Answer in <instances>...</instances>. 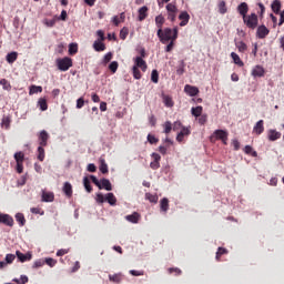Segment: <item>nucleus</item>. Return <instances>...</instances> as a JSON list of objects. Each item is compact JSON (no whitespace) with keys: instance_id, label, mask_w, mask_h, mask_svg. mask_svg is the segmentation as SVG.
Masks as SVG:
<instances>
[{"instance_id":"58836bf2","label":"nucleus","mask_w":284,"mask_h":284,"mask_svg":"<svg viewBox=\"0 0 284 284\" xmlns=\"http://www.w3.org/2000/svg\"><path fill=\"white\" fill-rule=\"evenodd\" d=\"M16 222L19 223V226L26 225V217L22 214H16Z\"/></svg>"},{"instance_id":"8fccbe9b","label":"nucleus","mask_w":284,"mask_h":284,"mask_svg":"<svg viewBox=\"0 0 284 284\" xmlns=\"http://www.w3.org/2000/svg\"><path fill=\"white\" fill-rule=\"evenodd\" d=\"M151 81L153 83H159V71H156V70L152 71V73H151Z\"/></svg>"},{"instance_id":"79ce46f5","label":"nucleus","mask_w":284,"mask_h":284,"mask_svg":"<svg viewBox=\"0 0 284 284\" xmlns=\"http://www.w3.org/2000/svg\"><path fill=\"white\" fill-rule=\"evenodd\" d=\"M43 159H45V150L43 149V146H39L38 148V160L43 161Z\"/></svg>"},{"instance_id":"ea45409f","label":"nucleus","mask_w":284,"mask_h":284,"mask_svg":"<svg viewBox=\"0 0 284 284\" xmlns=\"http://www.w3.org/2000/svg\"><path fill=\"white\" fill-rule=\"evenodd\" d=\"M79 52V45L77 43L69 44V54H77Z\"/></svg>"},{"instance_id":"ddd939ff","label":"nucleus","mask_w":284,"mask_h":284,"mask_svg":"<svg viewBox=\"0 0 284 284\" xmlns=\"http://www.w3.org/2000/svg\"><path fill=\"white\" fill-rule=\"evenodd\" d=\"M16 257H18V260L21 262V263H24L27 261H30L32 260V254L30 253H21L20 251H16Z\"/></svg>"},{"instance_id":"1a4fd4ad","label":"nucleus","mask_w":284,"mask_h":284,"mask_svg":"<svg viewBox=\"0 0 284 284\" xmlns=\"http://www.w3.org/2000/svg\"><path fill=\"white\" fill-rule=\"evenodd\" d=\"M180 19V26L181 28L187 26V23H190V13H187V11H182L179 16Z\"/></svg>"},{"instance_id":"a18cd8bd","label":"nucleus","mask_w":284,"mask_h":284,"mask_svg":"<svg viewBox=\"0 0 284 284\" xmlns=\"http://www.w3.org/2000/svg\"><path fill=\"white\" fill-rule=\"evenodd\" d=\"M224 254H227V250L226 248H223V247L217 248L216 261H220L221 256H223Z\"/></svg>"},{"instance_id":"6e6d98bb","label":"nucleus","mask_w":284,"mask_h":284,"mask_svg":"<svg viewBox=\"0 0 284 284\" xmlns=\"http://www.w3.org/2000/svg\"><path fill=\"white\" fill-rule=\"evenodd\" d=\"M1 125L2 128H6V130H8L10 128V118H3Z\"/></svg>"},{"instance_id":"bf43d9fd","label":"nucleus","mask_w":284,"mask_h":284,"mask_svg":"<svg viewBox=\"0 0 284 284\" xmlns=\"http://www.w3.org/2000/svg\"><path fill=\"white\" fill-rule=\"evenodd\" d=\"M129 273H130V275L135 276V277L144 275L143 271H138V270H130Z\"/></svg>"},{"instance_id":"c756f323","label":"nucleus","mask_w":284,"mask_h":284,"mask_svg":"<svg viewBox=\"0 0 284 284\" xmlns=\"http://www.w3.org/2000/svg\"><path fill=\"white\" fill-rule=\"evenodd\" d=\"M39 92H43V88L42 87H37V85H31L30 90H29V94H39Z\"/></svg>"},{"instance_id":"c85d7f7f","label":"nucleus","mask_w":284,"mask_h":284,"mask_svg":"<svg viewBox=\"0 0 284 284\" xmlns=\"http://www.w3.org/2000/svg\"><path fill=\"white\" fill-rule=\"evenodd\" d=\"M169 203L170 201L168 200V197L161 200L160 207L162 212H168Z\"/></svg>"},{"instance_id":"de8ad7c7","label":"nucleus","mask_w":284,"mask_h":284,"mask_svg":"<svg viewBox=\"0 0 284 284\" xmlns=\"http://www.w3.org/2000/svg\"><path fill=\"white\" fill-rule=\"evenodd\" d=\"M109 70H111V72L114 74L116 70H119V62L116 61L111 62L109 65Z\"/></svg>"},{"instance_id":"9d476101","label":"nucleus","mask_w":284,"mask_h":284,"mask_svg":"<svg viewBox=\"0 0 284 284\" xmlns=\"http://www.w3.org/2000/svg\"><path fill=\"white\" fill-rule=\"evenodd\" d=\"M152 159L154 161L150 163V168L152 170H159V168H161V164L159 163V161H161V155L159 153H152Z\"/></svg>"},{"instance_id":"f3484780","label":"nucleus","mask_w":284,"mask_h":284,"mask_svg":"<svg viewBox=\"0 0 284 284\" xmlns=\"http://www.w3.org/2000/svg\"><path fill=\"white\" fill-rule=\"evenodd\" d=\"M42 201L44 203H52V201H54V193L52 192H42Z\"/></svg>"},{"instance_id":"72a5a7b5","label":"nucleus","mask_w":284,"mask_h":284,"mask_svg":"<svg viewBox=\"0 0 284 284\" xmlns=\"http://www.w3.org/2000/svg\"><path fill=\"white\" fill-rule=\"evenodd\" d=\"M17 57H18V53L17 52H11V53H8L7 54V61L8 63H14L17 61Z\"/></svg>"},{"instance_id":"5701e85b","label":"nucleus","mask_w":284,"mask_h":284,"mask_svg":"<svg viewBox=\"0 0 284 284\" xmlns=\"http://www.w3.org/2000/svg\"><path fill=\"white\" fill-rule=\"evenodd\" d=\"M231 59H233L235 65H240V68H243L244 63L241 61V57H239V54H236L235 52H232Z\"/></svg>"},{"instance_id":"338daca9","label":"nucleus","mask_w":284,"mask_h":284,"mask_svg":"<svg viewBox=\"0 0 284 284\" xmlns=\"http://www.w3.org/2000/svg\"><path fill=\"white\" fill-rule=\"evenodd\" d=\"M83 105H85V101L83 100V98L78 99L77 100L78 110H81V108H83Z\"/></svg>"},{"instance_id":"a19ab883","label":"nucleus","mask_w":284,"mask_h":284,"mask_svg":"<svg viewBox=\"0 0 284 284\" xmlns=\"http://www.w3.org/2000/svg\"><path fill=\"white\" fill-rule=\"evenodd\" d=\"M168 273H170V275H175L179 276L182 274V271L179 267H170L168 268Z\"/></svg>"},{"instance_id":"b1692460","label":"nucleus","mask_w":284,"mask_h":284,"mask_svg":"<svg viewBox=\"0 0 284 284\" xmlns=\"http://www.w3.org/2000/svg\"><path fill=\"white\" fill-rule=\"evenodd\" d=\"M163 23H165V18L163 16H156L155 17V24L159 28V30H163Z\"/></svg>"},{"instance_id":"393cba45","label":"nucleus","mask_w":284,"mask_h":284,"mask_svg":"<svg viewBox=\"0 0 284 284\" xmlns=\"http://www.w3.org/2000/svg\"><path fill=\"white\" fill-rule=\"evenodd\" d=\"M62 190L67 196H72V184L70 182H65Z\"/></svg>"},{"instance_id":"c9c22d12","label":"nucleus","mask_w":284,"mask_h":284,"mask_svg":"<svg viewBox=\"0 0 284 284\" xmlns=\"http://www.w3.org/2000/svg\"><path fill=\"white\" fill-rule=\"evenodd\" d=\"M185 72V61H181L180 65L176 69V74H179L180 77L183 75Z\"/></svg>"},{"instance_id":"423d86ee","label":"nucleus","mask_w":284,"mask_h":284,"mask_svg":"<svg viewBox=\"0 0 284 284\" xmlns=\"http://www.w3.org/2000/svg\"><path fill=\"white\" fill-rule=\"evenodd\" d=\"M0 224L6 226H13V217L8 214H0Z\"/></svg>"},{"instance_id":"f257e3e1","label":"nucleus","mask_w":284,"mask_h":284,"mask_svg":"<svg viewBox=\"0 0 284 284\" xmlns=\"http://www.w3.org/2000/svg\"><path fill=\"white\" fill-rule=\"evenodd\" d=\"M158 37L161 43H168V41H176L179 39V28L175 27L173 30L170 28L159 29Z\"/></svg>"},{"instance_id":"774afa93","label":"nucleus","mask_w":284,"mask_h":284,"mask_svg":"<svg viewBox=\"0 0 284 284\" xmlns=\"http://www.w3.org/2000/svg\"><path fill=\"white\" fill-rule=\"evenodd\" d=\"M68 253H69V250L61 248V250L57 251V256H59V257L65 256Z\"/></svg>"},{"instance_id":"2eb2a0df","label":"nucleus","mask_w":284,"mask_h":284,"mask_svg":"<svg viewBox=\"0 0 284 284\" xmlns=\"http://www.w3.org/2000/svg\"><path fill=\"white\" fill-rule=\"evenodd\" d=\"M184 92H186L189 97H196V94H199V88L186 84L184 87Z\"/></svg>"},{"instance_id":"4c0bfd02","label":"nucleus","mask_w":284,"mask_h":284,"mask_svg":"<svg viewBox=\"0 0 284 284\" xmlns=\"http://www.w3.org/2000/svg\"><path fill=\"white\" fill-rule=\"evenodd\" d=\"M244 152L245 154H251V156H258V153H256V151H254L251 145H246L244 148Z\"/></svg>"},{"instance_id":"412c9836","label":"nucleus","mask_w":284,"mask_h":284,"mask_svg":"<svg viewBox=\"0 0 284 284\" xmlns=\"http://www.w3.org/2000/svg\"><path fill=\"white\" fill-rule=\"evenodd\" d=\"M278 139H281V132L276 130L268 131V141H278Z\"/></svg>"},{"instance_id":"f03ea898","label":"nucleus","mask_w":284,"mask_h":284,"mask_svg":"<svg viewBox=\"0 0 284 284\" xmlns=\"http://www.w3.org/2000/svg\"><path fill=\"white\" fill-rule=\"evenodd\" d=\"M55 63L61 72H68L72 68V59L68 57L57 59Z\"/></svg>"},{"instance_id":"603ef678","label":"nucleus","mask_w":284,"mask_h":284,"mask_svg":"<svg viewBox=\"0 0 284 284\" xmlns=\"http://www.w3.org/2000/svg\"><path fill=\"white\" fill-rule=\"evenodd\" d=\"M132 72H133V78L134 79H136V80L141 79V71L139 70V68L133 67Z\"/></svg>"},{"instance_id":"37998d69","label":"nucleus","mask_w":284,"mask_h":284,"mask_svg":"<svg viewBox=\"0 0 284 284\" xmlns=\"http://www.w3.org/2000/svg\"><path fill=\"white\" fill-rule=\"evenodd\" d=\"M236 48L239 52H245V50H247V44H245V42L243 41H240V42H236Z\"/></svg>"},{"instance_id":"0e129e2a","label":"nucleus","mask_w":284,"mask_h":284,"mask_svg":"<svg viewBox=\"0 0 284 284\" xmlns=\"http://www.w3.org/2000/svg\"><path fill=\"white\" fill-rule=\"evenodd\" d=\"M199 123L200 125H205V123H207V115L206 114L200 115Z\"/></svg>"},{"instance_id":"c03bdc74","label":"nucleus","mask_w":284,"mask_h":284,"mask_svg":"<svg viewBox=\"0 0 284 284\" xmlns=\"http://www.w3.org/2000/svg\"><path fill=\"white\" fill-rule=\"evenodd\" d=\"M83 185L87 192H92V186L90 185V179H88V176L83 178Z\"/></svg>"},{"instance_id":"a211bd4d","label":"nucleus","mask_w":284,"mask_h":284,"mask_svg":"<svg viewBox=\"0 0 284 284\" xmlns=\"http://www.w3.org/2000/svg\"><path fill=\"white\" fill-rule=\"evenodd\" d=\"M109 281L111 283L120 284L123 281V274L116 273L113 275H109Z\"/></svg>"},{"instance_id":"864d4df0","label":"nucleus","mask_w":284,"mask_h":284,"mask_svg":"<svg viewBox=\"0 0 284 284\" xmlns=\"http://www.w3.org/2000/svg\"><path fill=\"white\" fill-rule=\"evenodd\" d=\"M100 172H102V174H108V164L104 160L101 161Z\"/></svg>"},{"instance_id":"bb28decb","label":"nucleus","mask_w":284,"mask_h":284,"mask_svg":"<svg viewBox=\"0 0 284 284\" xmlns=\"http://www.w3.org/2000/svg\"><path fill=\"white\" fill-rule=\"evenodd\" d=\"M271 8L275 14H278L281 12V1L274 0Z\"/></svg>"},{"instance_id":"0eeeda50","label":"nucleus","mask_w":284,"mask_h":284,"mask_svg":"<svg viewBox=\"0 0 284 284\" xmlns=\"http://www.w3.org/2000/svg\"><path fill=\"white\" fill-rule=\"evenodd\" d=\"M248 10H250V7L247 6V2H242L237 7V12L239 14H241L242 19L247 17Z\"/></svg>"},{"instance_id":"5fc2aeb1","label":"nucleus","mask_w":284,"mask_h":284,"mask_svg":"<svg viewBox=\"0 0 284 284\" xmlns=\"http://www.w3.org/2000/svg\"><path fill=\"white\" fill-rule=\"evenodd\" d=\"M43 265H44V262L43 260L40 258L33 263L32 268L37 270V268L43 267Z\"/></svg>"},{"instance_id":"680f3d73","label":"nucleus","mask_w":284,"mask_h":284,"mask_svg":"<svg viewBox=\"0 0 284 284\" xmlns=\"http://www.w3.org/2000/svg\"><path fill=\"white\" fill-rule=\"evenodd\" d=\"M120 39H122L123 41H125V39H128V29L126 28H123L120 31Z\"/></svg>"},{"instance_id":"09e8293b","label":"nucleus","mask_w":284,"mask_h":284,"mask_svg":"<svg viewBox=\"0 0 284 284\" xmlns=\"http://www.w3.org/2000/svg\"><path fill=\"white\" fill-rule=\"evenodd\" d=\"M173 128H172V122L170 121H166L164 123V133L165 134H170V132H172Z\"/></svg>"},{"instance_id":"cd10ccee","label":"nucleus","mask_w":284,"mask_h":284,"mask_svg":"<svg viewBox=\"0 0 284 284\" xmlns=\"http://www.w3.org/2000/svg\"><path fill=\"white\" fill-rule=\"evenodd\" d=\"M191 114L196 118L201 116L203 114V106L192 108Z\"/></svg>"},{"instance_id":"6e6552de","label":"nucleus","mask_w":284,"mask_h":284,"mask_svg":"<svg viewBox=\"0 0 284 284\" xmlns=\"http://www.w3.org/2000/svg\"><path fill=\"white\" fill-rule=\"evenodd\" d=\"M270 34V29L265 26H260L256 31V37L257 39H265Z\"/></svg>"},{"instance_id":"a878e982","label":"nucleus","mask_w":284,"mask_h":284,"mask_svg":"<svg viewBox=\"0 0 284 284\" xmlns=\"http://www.w3.org/2000/svg\"><path fill=\"white\" fill-rule=\"evenodd\" d=\"M16 163H23L24 159H26V154H23V152L19 151L16 152L13 155Z\"/></svg>"},{"instance_id":"e2e57ef3","label":"nucleus","mask_w":284,"mask_h":284,"mask_svg":"<svg viewBox=\"0 0 284 284\" xmlns=\"http://www.w3.org/2000/svg\"><path fill=\"white\" fill-rule=\"evenodd\" d=\"M172 128H173V131L176 132L178 130H181V128H183V124L181 123V121H175Z\"/></svg>"},{"instance_id":"4468645a","label":"nucleus","mask_w":284,"mask_h":284,"mask_svg":"<svg viewBox=\"0 0 284 284\" xmlns=\"http://www.w3.org/2000/svg\"><path fill=\"white\" fill-rule=\"evenodd\" d=\"M252 77H265V69L262 65H255L252 70Z\"/></svg>"},{"instance_id":"dca6fc26","label":"nucleus","mask_w":284,"mask_h":284,"mask_svg":"<svg viewBox=\"0 0 284 284\" xmlns=\"http://www.w3.org/2000/svg\"><path fill=\"white\" fill-rule=\"evenodd\" d=\"M101 190H106V192H112V183L108 179H102L100 181Z\"/></svg>"},{"instance_id":"7c9ffc66","label":"nucleus","mask_w":284,"mask_h":284,"mask_svg":"<svg viewBox=\"0 0 284 284\" xmlns=\"http://www.w3.org/2000/svg\"><path fill=\"white\" fill-rule=\"evenodd\" d=\"M38 105H39L40 110H42V112H45V110H48V102L43 98L39 99Z\"/></svg>"},{"instance_id":"3c124183","label":"nucleus","mask_w":284,"mask_h":284,"mask_svg":"<svg viewBox=\"0 0 284 284\" xmlns=\"http://www.w3.org/2000/svg\"><path fill=\"white\" fill-rule=\"evenodd\" d=\"M166 10H168V13L179 12V9H178L176 6L173 4V3L166 4Z\"/></svg>"},{"instance_id":"473e14b6","label":"nucleus","mask_w":284,"mask_h":284,"mask_svg":"<svg viewBox=\"0 0 284 284\" xmlns=\"http://www.w3.org/2000/svg\"><path fill=\"white\" fill-rule=\"evenodd\" d=\"M140 215L139 214H132L125 216V221H129L130 223H139Z\"/></svg>"},{"instance_id":"39448f33","label":"nucleus","mask_w":284,"mask_h":284,"mask_svg":"<svg viewBox=\"0 0 284 284\" xmlns=\"http://www.w3.org/2000/svg\"><path fill=\"white\" fill-rule=\"evenodd\" d=\"M215 139H219L224 143V145H227V131L225 130H215L214 131Z\"/></svg>"},{"instance_id":"69168bd1","label":"nucleus","mask_w":284,"mask_h":284,"mask_svg":"<svg viewBox=\"0 0 284 284\" xmlns=\"http://www.w3.org/2000/svg\"><path fill=\"white\" fill-rule=\"evenodd\" d=\"M14 258H16V256L13 254H7V256H6L7 264H12Z\"/></svg>"},{"instance_id":"e433bc0d","label":"nucleus","mask_w":284,"mask_h":284,"mask_svg":"<svg viewBox=\"0 0 284 284\" xmlns=\"http://www.w3.org/2000/svg\"><path fill=\"white\" fill-rule=\"evenodd\" d=\"M163 103L166 108H174V102L172 101V98L168 95L163 98Z\"/></svg>"},{"instance_id":"2f4dec72","label":"nucleus","mask_w":284,"mask_h":284,"mask_svg":"<svg viewBox=\"0 0 284 284\" xmlns=\"http://www.w3.org/2000/svg\"><path fill=\"white\" fill-rule=\"evenodd\" d=\"M0 85H2L3 90H7L8 92H10V90H12V85L6 79L0 80Z\"/></svg>"},{"instance_id":"4d7b16f0","label":"nucleus","mask_w":284,"mask_h":284,"mask_svg":"<svg viewBox=\"0 0 284 284\" xmlns=\"http://www.w3.org/2000/svg\"><path fill=\"white\" fill-rule=\"evenodd\" d=\"M148 141L149 143H151V145H154L155 143H159V139H156V136L149 134L148 135Z\"/></svg>"},{"instance_id":"13d9d810","label":"nucleus","mask_w":284,"mask_h":284,"mask_svg":"<svg viewBox=\"0 0 284 284\" xmlns=\"http://www.w3.org/2000/svg\"><path fill=\"white\" fill-rule=\"evenodd\" d=\"M55 23H57L55 19L44 20V26H47V28H54Z\"/></svg>"},{"instance_id":"f8f14e48","label":"nucleus","mask_w":284,"mask_h":284,"mask_svg":"<svg viewBox=\"0 0 284 284\" xmlns=\"http://www.w3.org/2000/svg\"><path fill=\"white\" fill-rule=\"evenodd\" d=\"M48 139H50L48 131H45V130L41 131L40 135H39V141H40V145L42 148H45V145H48Z\"/></svg>"},{"instance_id":"20e7f679","label":"nucleus","mask_w":284,"mask_h":284,"mask_svg":"<svg viewBox=\"0 0 284 284\" xmlns=\"http://www.w3.org/2000/svg\"><path fill=\"white\" fill-rule=\"evenodd\" d=\"M243 21L251 30H255L258 26V16H256V13H251L246 17L244 16Z\"/></svg>"},{"instance_id":"7ed1b4c3","label":"nucleus","mask_w":284,"mask_h":284,"mask_svg":"<svg viewBox=\"0 0 284 284\" xmlns=\"http://www.w3.org/2000/svg\"><path fill=\"white\" fill-rule=\"evenodd\" d=\"M97 201L98 203H105V201H108L110 205H116V196H114V193H108L106 195H103V193H98Z\"/></svg>"},{"instance_id":"aec40b11","label":"nucleus","mask_w":284,"mask_h":284,"mask_svg":"<svg viewBox=\"0 0 284 284\" xmlns=\"http://www.w3.org/2000/svg\"><path fill=\"white\" fill-rule=\"evenodd\" d=\"M103 40H95L93 42V49L95 50V52H103V50H105V44L102 43Z\"/></svg>"},{"instance_id":"4be33fe9","label":"nucleus","mask_w":284,"mask_h":284,"mask_svg":"<svg viewBox=\"0 0 284 284\" xmlns=\"http://www.w3.org/2000/svg\"><path fill=\"white\" fill-rule=\"evenodd\" d=\"M146 18H148V8L144 6L139 9V21H145Z\"/></svg>"},{"instance_id":"052dcab7","label":"nucleus","mask_w":284,"mask_h":284,"mask_svg":"<svg viewBox=\"0 0 284 284\" xmlns=\"http://www.w3.org/2000/svg\"><path fill=\"white\" fill-rule=\"evenodd\" d=\"M92 183H94V185H97V187H99V190H101V181H99V179H97V176L91 175L90 176Z\"/></svg>"},{"instance_id":"49530a36","label":"nucleus","mask_w":284,"mask_h":284,"mask_svg":"<svg viewBox=\"0 0 284 284\" xmlns=\"http://www.w3.org/2000/svg\"><path fill=\"white\" fill-rule=\"evenodd\" d=\"M44 264H48L49 267H54L57 264V261L54 258L48 257L45 260H42Z\"/></svg>"},{"instance_id":"f704fd0d","label":"nucleus","mask_w":284,"mask_h":284,"mask_svg":"<svg viewBox=\"0 0 284 284\" xmlns=\"http://www.w3.org/2000/svg\"><path fill=\"white\" fill-rule=\"evenodd\" d=\"M217 8H219L220 14H225L227 12V7L225 4V1H223V0L220 1Z\"/></svg>"},{"instance_id":"9b49d317","label":"nucleus","mask_w":284,"mask_h":284,"mask_svg":"<svg viewBox=\"0 0 284 284\" xmlns=\"http://www.w3.org/2000/svg\"><path fill=\"white\" fill-rule=\"evenodd\" d=\"M133 67L134 68H141L142 72H145V70H148V63L141 57L135 58V64Z\"/></svg>"},{"instance_id":"6ab92c4d","label":"nucleus","mask_w":284,"mask_h":284,"mask_svg":"<svg viewBox=\"0 0 284 284\" xmlns=\"http://www.w3.org/2000/svg\"><path fill=\"white\" fill-rule=\"evenodd\" d=\"M264 131L265 126H263V120L257 121L253 128V132H255V134H263Z\"/></svg>"}]
</instances>
